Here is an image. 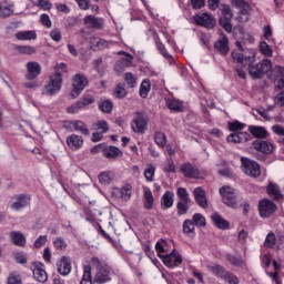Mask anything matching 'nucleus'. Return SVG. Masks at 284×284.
Returning a JSON list of instances; mask_svg holds the SVG:
<instances>
[{
	"label": "nucleus",
	"instance_id": "obj_1",
	"mask_svg": "<svg viewBox=\"0 0 284 284\" xmlns=\"http://www.w3.org/2000/svg\"><path fill=\"white\" fill-rule=\"evenodd\" d=\"M231 57L242 65H245V63L248 64V74L252 79H261L263 74H267V72L272 70V61L268 59H264L257 64H254V61H256V54L252 52V50H247L245 53L233 51Z\"/></svg>",
	"mask_w": 284,
	"mask_h": 284
},
{
	"label": "nucleus",
	"instance_id": "obj_2",
	"mask_svg": "<svg viewBox=\"0 0 284 284\" xmlns=\"http://www.w3.org/2000/svg\"><path fill=\"white\" fill-rule=\"evenodd\" d=\"M91 265L95 267V276L93 282L97 284H105L112 281V268L108 264H103L99 257L93 256L91 258Z\"/></svg>",
	"mask_w": 284,
	"mask_h": 284
},
{
	"label": "nucleus",
	"instance_id": "obj_3",
	"mask_svg": "<svg viewBox=\"0 0 284 284\" xmlns=\"http://www.w3.org/2000/svg\"><path fill=\"white\" fill-rule=\"evenodd\" d=\"M220 20L219 23L225 32L229 34L232 32V19H234V12L232 11V7L230 4H221L219 8Z\"/></svg>",
	"mask_w": 284,
	"mask_h": 284
},
{
	"label": "nucleus",
	"instance_id": "obj_4",
	"mask_svg": "<svg viewBox=\"0 0 284 284\" xmlns=\"http://www.w3.org/2000/svg\"><path fill=\"white\" fill-rule=\"evenodd\" d=\"M220 195L222 197V203H224L226 207H230L231 210L239 209V195H236L233 187L227 185L220 187Z\"/></svg>",
	"mask_w": 284,
	"mask_h": 284
},
{
	"label": "nucleus",
	"instance_id": "obj_5",
	"mask_svg": "<svg viewBox=\"0 0 284 284\" xmlns=\"http://www.w3.org/2000/svg\"><path fill=\"white\" fill-rule=\"evenodd\" d=\"M176 196L180 201L176 204L178 216H185L190 211V203H192V199H190V193H187V189L179 187L176 191Z\"/></svg>",
	"mask_w": 284,
	"mask_h": 284
},
{
	"label": "nucleus",
	"instance_id": "obj_6",
	"mask_svg": "<svg viewBox=\"0 0 284 284\" xmlns=\"http://www.w3.org/2000/svg\"><path fill=\"white\" fill-rule=\"evenodd\" d=\"M148 123H150L148 113L136 111L131 122V130L135 132V134H145V130H148Z\"/></svg>",
	"mask_w": 284,
	"mask_h": 284
},
{
	"label": "nucleus",
	"instance_id": "obj_7",
	"mask_svg": "<svg viewBox=\"0 0 284 284\" xmlns=\"http://www.w3.org/2000/svg\"><path fill=\"white\" fill-rule=\"evenodd\" d=\"M278 205L270 199H262L258 201L257 211L261 219H272L276 214Z\"/></svg>",
	"mask_w": 284,
	"mask_h": 284
},
{
	"label": "nucleus",
	"instance_id": "obj_8",
	"mask_svg": "<svg viewBox=\"0 0 284 284\" xmlns=\"http://www.w3.org/2000/svg\"><path fill=\"white\" fill-rule=\"evenodd\" d=\"M89 84L90 81L88 80V77L77 73L72 79L71 97L78 99Z\"/></svg>",
	"mask_w": 284,
	"mask_h": 284
},
{
	"label": "nucleus",
	"instance_id": "obj_9",
	"mask_svg": "<svg viewBox=\"0 0 284 284\" xmlns=\"http://www.w3.org/2000/svg\"><path fill=\"white\" fill-rule=\"evenodd\" d=\"M95 101L94 95L84 93L79 101L67 108V112L68 114H77L80 110H85L89 105L94 104Z\"/></svg>",
	"mask_w": 284,
	"mask_h": 284
},
{
	"label": "nucleus",
	"instance_id": "obj_10",
	"mask_svg": "<svg viewBox=\"0 0 284 284\" xmlns=\"http://www.w3.org/2000/svg\"><path fill=\"white\" fill-rule=\"evenodd\" d=\"M241 164L244 174L247 176H252V179H258L261 176V165L258 163L247 158H241Z\"/></svg>",
	"mask_w": 284,
	"mask_h": 284
},
{
	"label": "nucleus",
	"instance_id": "obj_11",
	"mask_svg": "<svg viewBox=\"0 0 284 284\" xmlns=\"http://www.w3.org/2000/svg\"><path fill=\"white\" fill-rule=\"evenodd\" d=\"M63 85V74L55 72L50 77L49 84L45 85L44 90L49 97H53L57 92H61V87Z\"/></svg>",
	"mask_w": 284,
	"mask_h": 284
},
{
	"label": "nucleus",
	"instance_id": "obj_12",
	"mask_svg": "<svg viewBox=\"0 0 284 284\" xmlns=\"http://www.w3.org/2000/svg\"><path fill=\"white\" fill-rule=\"evenodd\" d=\"M180 172L183 174L184 179H195L197 181L203 179V172H201L196 165L190 162L182 163L180 166Z\"/></svg>",
	"mask_w": 284,
	"mask_h": 284
},
{
	"label": "nucleus",
	"instance_id": "obj_13",
	"mask_svg": "<svg viewBox=\"0 0 284 284\" xmlns=\"http://www.w3.org/2000/svg\"><path fill=\"white\" fill-rule=\"evenodd\" d=\"M13 199L16 202L10 205L13 212H21V210L28 207V205H30V201H32V196H30V194H18L13 196Z\"/></svg>",
	"mask_w": 284,
	"mask_h": 284
},
{
	"label": "nucleus",
	"instance_id": "obj_14",
	"mask_svg": "<svg viewBox=\"0 0 284 284\" xmlns=\"http://www.w3.org/2000/svg\"><path fill=\"white\" fill-rule=\"evenodd\" d=\"M27 74L26 79L27 81H34L39 74H41V64L37 61L28 62L27 65Z\"/></svg>",
	"mask_w": 284,
	"mask_h": 284
},
{
	"label": "nucleus",
	"instance_id": "obj_15",
	"mask_svg": "<svg viewBox=\"0 0 284 284\" xmlns=\"http://www.w3.org/2000/svg\"><path fill=\"white\" fill-rule=\"evenodd\" d=\"M252 145L256 152H262V154H272L274 152V144L270 141L255 140Z\"/></svg>",
	"mask_w": 284,
	"mask_h": 284
},
{
	"label": "nucleus",
	"instance_id": "obj_16",
	"mask_svg": "<svg viewBox=\"0 0 284 284\" xmlns=\"http://www.w3.org/2000/svg\"><path fill=\"white\" fill-rule=\"evenodd\" d=\"M14 14V1L2 0L0 2V19H8Z\"/></svg>",
	"mask_w": 284,
	"mask_h": 284
},
{
	"label": "nucleus",
	"instance_id": "obj_17",
	"mask_svg": "<svg viewBox=\"0 0 284 284\" xmlns=\"http://www.w3.org/2000/svg\"><path fill=\"white\" fill-rule=\"evenodd\" d=\"M226 141L227 143H247V141H252V134L239 131L227 135Z\"/></svg>",
	"mask_w": 284,
	"mask_h": 284
},
{
	"label": "nucleus",
	"instance_id": "obj_18",
	"mask_svg": "<svg viewBox=\"0 0 284 284\" xmlns=\"http://www.w3.org/2000/svg\"><path fill=\"white\" fill-rule=\"evenodd\" d=\"M58 272L61 276H68L72 272V258L62 256L58 262Z\"/></svg>",
	"mask_w": 284,
	"mask_h": 284
},
{
	"label": "nucleus",
	"instance_id": "obj_19",
	"mask_svg": "<svg viewBox=\"0 0 284 284\" xmlns=\"http://www.w3.org/2000/svg\"><path fill=\"white\" fill-rule=\"evenodd\" d=\"M194 22L202 28H214V18L209 13L195 14Z\"/></svg>",
	"mask_w": 284,
	"mask_h": 284
},
{
	"label": "nucleus",
	"instance_id": "obj_20",
	"mask_svg": "<svg viewBox=\"0 0 284 284\" xmlns=\"http://www.w3.org/2000/svg\"><path fill=\"white\" fill-rule=\"evenodd\" d=\"M195 202L200 207H203V210H207L209 203H207V197L205 190L203 187L197 186L193 191Z\"/></svg>",
	"mask_w": 284,
	"mask_h": 284
},
{
	"label": "nucleus",
	"instance_id": "obj_21",
	"mask_svg": "<svg viewBox=\"0 0 284 284\" xmlns=\"http://www.w3.org/2000/svg\"><path fill=\"white\" fill-rule=\"evenodd\" d=\"M67 145L70 148L73 152L77 150H81L83 148V136L71 134L67 138Z\"/></svg>",
	"mask_w": 284,
	"mask_h": 284
},
{
	"label": "nucleus",
	"instance_id": "obj_22",
	"mask_svg": "<svg viewBox=\"0 0 284 284\" xmlns=\"http://www.w3.org/2000/svg\"><path fill=\"white\" fill-rule=\"evenodd\" d=\"M161 210H171L174 207V193L173 191H166L160 200Z\"/></svg>",
	"mask_w": 284,
	"mask_h": 284
},
{
	"label": "nucleus",
	"instance_id": "obj_23",
	"mask_svg": "<svg viewBox=\"0 0 284 284\" xmlns=\"http://www.w3.org/2000/svg\"><path fill=\"white\" fill-rule=\"evenodd\" d=\"M84 24L87 26V28H91L93 30H103V18L87 16L84 18Z\"/></svg>",
	"mask_w": 284,
	"mask_h": 284
},
{
	"label": "nucleus",
	"instance_id": "obj_24",
	"mask_svg": "<svg viewBox=\"0 0 284 284\" xmlns=\"http://www.w3.org/2000/svg\"><path fill=\"white\" fill-rule=\"evenodd\" d=\"M103 156L109 160L119 159V156H123V151L118 146L105 144L103 149Z\"/></svg>",
	"mask_w": 284,
	"mask_h": 284
},
{
	"label": "nucleus",
	"instance_id": "obj_25",
	"mask_svg": "<svg viewBox=\"0 0 284 284\" xmlns=\"http://www.w3.org/2000/svg\"><path fill=\"white\" fill-rule=\"evenodd\" d=\"M214 49L224 57L230 52V40L226 36H223L222 39L217 40L214 44Z\"/></svg>",
	"mask_w": 284,
	"mask_h": 284
},
{
	"label": "nucleus",
	"instance_id": "obj_26",
	"mask_svg": "<svg viewBox=\"0 0 284 284\" xmlns=\"http://www.w3.org/2000/svg\"><path fill=\"white\" fill-rule=\"evenodd\" d=\"M155 48L160 52V54H162V57L166 59V61H169L170 63H174V57H172V54L168 52L165 44H163V41H161V38L159 36H156L155 38Z\"/></svg>",
	"mask_w": 284,
	"mask_h": 284
},
{
	"label": "nucleus",
	"instance_id": "obj_27",
	"mask_svg": "<svg viewBox=\"0 0 284 284\" xmlns=\"http://www.w3.org/2000/svg\"><path fill=\"white\" fill-rule=\"evenodd\" d=\"M33 278L38 283H47L48 282V272L43 268V264L36 265L33 267Z\"/></svg>",
	"mask_w": 284,
	"mask_h": 284
},
{
	"label": "nucleus",
	"instance_id": "obj_28",
	"mask_svg": "<svg viewBox=\"0 0 284 284\" xmlns=\"http://www.w3.org/2000/svg\"><path fill=\"white\" fill-rule=\"evenodd\" d=\"M17 41H37V31L27 30V31H18L14 34Z\"/></svg>",
	"mask_w": 284,
	"mask_h": 284
},
{
	"label": "nucleus",
	"instance_id": "obj_29",
	"mask_svg": "<svg viewBox=\"0 0 284 284\" xmlns=\"http://www.w3.org/2000/svg\"><path fill=\"white\" fill-rule=\"evenodd\" d=\"M266 193L271 199H274V201H281L283 199V194L281 193V187H278L277 184L274 182H270L266 187Z\"/></svg>",
	"mask_w": 284,
	"mask_h": 284
},
{
	"label": "nucleus",
	"instance_id": "obj_30",
	"mask_svg": "<svg viewBox=\"0 0 284 284\" xmlns=\"http://www.w3.org/2000/svg\"><path fill=\"white\" fill-rule=\"evenodd\" d=\"M236 8H240V14L246 17V21H250V12H252V7L245 0H235Z\"/></svg>",
	"mask_w": 284,
	"mask_h": 284
},
{
	"label": "nucleus",
	"instance_id": "obj_31",
	"mask_svg": "<svg viewBox=\"0 0 284 284\" xmlns=\"http://www.w3.org/2000/svg\"><path fill=\"white\" fill-rule=\"evenodd\" d=\"M212 222L215 227L219 230H230V222H227L223 216H221L219 213H214L212 216Z\"/></svg>",
	"mask_w": 284,
	"mask_h": 284
},
{
	"label": "nucleus",
	"instance_id": "obj_32",
	"mask_svg": "<svg viewBox=\"0 0 284 284\" xmlns=\"http://www.w3.org/2000/svg\"><path fill=\"white\" fill-rule=\"evenodd\" d=\"M11 242L17 247H23L26 245V235H23L21 232L12 231L9 234Z\"/></svg>",
	"mask_w": 284,
	"mask_h": 284
},
{
	"label": "nucleus",
	"instance_id": "obj_33",
	"mask_svg": "<svg viewBox=\"0 0 284 284\" xmlns=\"http://www.w3.org/2000/svg\"><path fill=\"white\" fill-rule=\"evenodd\" d=\"M70 125H72V128H74L77 132H80V134H83L84 136H90V129H88V124H85V122L74 120L70 122Z\"/></svg>",
	"mask_w": 284,
	"mask_h": 284
},
{
	"label": "nucleus",
	"instance_id": "obj_34",
	"mask_svg": "<svg viewBox=\"0 0 284 284\" xmlns=\"http://www.w3.org/2000/svg\"><path fill=\"white\" fill-rule=\"evenodd\" d=\"M248 132L254 136L255 139H267V130L263 126H255V125H250L248 126Z\"/></svg>",
	"mask_w": 284,
	"mask_h": 284
},
{
	"label": "nucleus",
	"instance_id": "obj_35",
	"mask_svg": "<svg viewBox=\"0 0 284 284\" xmlns=\"http://www.w3.org/2000/svg\"><path fill=\"white\" fill-rule=\"evenodd\" d=\"M207 270L211 271L214 274V276H216L217 278H222L223 281L225 280V276L229 272L221 264L209 265Z\"/></svg>",
	"mask_w": 284,
	"mask_h": 284
},
{
	"label": "nucleus",
	"instance_id": "obj_36",
	"mask_svg": "<svg viewBox=\"0 0 284 284\" xmlns=\"http://www.w3.org/2000/svg\"><path fill=\"white\" fill-rule=\"evenodd\" d=\"M154 201L152 190H150V187H144V210H153Z\"/></svg>",
	"mask_w": 284,
	"mask_h": 284
},
{
	"label": "nucleus",
	"instance_id": "obj_37",
	"mask_svg": "<svg viewBox=\"0 0 284 284\" xmlns=\"http://www.w3.org/2000/svg\"><path fill=\"white\" fill-rule=\"evenodd\" d=\"M98 108L104 114H111L112 110H114V103L111 102V100L101 99L98 104Z\"/></svg>",
	"mask_w": 284,
	"mask_h": 284
},
{
	"label": "nucleus",
	"instance_id": "obj_38",
	"mask_svg": "<svg viewBox=\"0 0 284 284\" xmlns=\"http://www.w3.org/2000/svg\"><path fill=\"white\" fill-rule=\"evenodd\" d=\"M150 90H152V83L150 79H144L140 84V97L141 99H148V94H150Z\"/></svg>",
	"mask_w": 284,
	"mask_h": 284
},
{
	"label": "nucleus",
	"instance_id": "obj_39",
	"mask_svg": "<svg viewBox=\"0 0 284 284\" xmlns=\"http://www.w3.org/2000/svg\"><path fill=\"white\" fill-rule=\"evenodd\" d=\"M80 284H94V282H92V266L90 265L83 266V275Z\"/></svg>",
	"mask_w": 284,
	"mask_h": 284
},
{
	"label": "nucleus",
	"instance_id": "obj_40",
	"mask_svg": "<svg viewBox=\"0 0 284 284\" xmlns=\"http://www.w3.org/2000/svg\"><path fill=\"white\" fill-rule=\"evenodd\" d=\"M16 50L17 52H19V54H27V55L37 54V48L32 45H17Z\"/></svg>",
	"mask_w": 284,
	"mask_h": 284
},
{
	"label": "nucleus",
	"instance_id": "obj_41",
	"mask_svg": "<svg viewBox=\"0 0 284 284\" xmlns=\"http://www.w3.org/2000/svg\"><path fill=\"white\" fill-rule=\"evenodd\" d=\"M154 141L159 148H165V145H168V136L161 131L155 132Z\"/></svg>",
	"mask_w": 284,
	"mask_h": 284
},
{
	"label": "nucleus",
	"instance_id": "obj_42",
	"mask_svg": "<svg viewBox=\"0 0 284 284\" xmlns=\"http://www.w3.org/2000/svg\"><path fill=\"white\" fill-rule=\"evenodd\" d=\"M154 174H156V168H154V165L150 164L144 170V178L148 181V183H152V181H154Z\"/></svg>",
	"mask_w": 284,
	"mask_h": 284
},
{
	"label": "nucleus",
	"instance_id": "obj_43",
	"mask_svg": "<svg viewBox=\"0 0 284 284\" xmlns=\"http://www.w3.org/2000/svg\"><path fill=\"white\" fill-rule=\"evenodd\" d=\"M245 129V124L242 122H239V120H235L233 122L229 123V130L230 132L237 133L241 132V130Z\"/></svg>",
	"mask_w": 284,
	"mask_h": 284
},
{
	"label": "nucleus",
	"instance_id": "obj_44",
	"mask_svg": "<svg viewBox=\"0 0 284 284\" xmlns=\"http://www.w3.org/2000/svg\"><path fill=\"white\" fill-rule=\"evenodd\" d=\"M183 232L186 234V236L194 234V222L192 220H185L183 222Z\"/></svg>",
	"mask_w": 284,
	"mask_h": 284
},
{
	"label": "nucleus",
	"instance_id": "obj_45",
	"mask_svg": "<svg viewBox=\"0 0 284 284\" xmlns=\"http://www.w3.org/2000/svg\"><path fill=\"white\" fill-rule=\"evenodd\" d=\"M166 105L169 110H173V112H182L183 106L181 105V102L176 100H168Z\"/></svg>",
	"mask_w": 284,
	"mask_h": 284
},
{
	"label": "nucleus",
	"instance_id": "obj_46",
	"mask_svg": "<svg viewBox=\"0 0 284 284\" xmlns=\"http://www.w3.org/2000/svg\"><path fill=\"white\" fill-rule=\"evenodd\" d=\"M124 81L129 88H136V78L132 72H126L124 74Z\"/></svg>",
	"mask_w": 284,
	"mask_h": 284
},
{
	"label": "nucleus",
	"instance_id": "obj_47",
	"mask_svg": "<svg viewBox=\"0 0 284 284\" xmlns=\"http://www.w3.org/2000/svg\"><path fill=\"white\" fill-rule=\"evenodd\" d=\"M193 223L197 227H205V225H206L205 216H203L201 213H195L193 215Z\"/></svg>",
	"mask_w": 284,
	"mask_h": 284
},
{
	"label": "nucleus",
	"instance_id": "obj_48",
	"mask_svg": "<svg viewBox=\"0 0 284 284\" xmlns=\"http://www.w3.org/2000/svg\"><path fill=\"white\" fill-rule=\"evenodd\" d=\"M264 245H265V247H274V245H276V234H274V232H270L266 235Z\"/></svg>",
	"mask_w": 284,
	"mask_h": 284
},
{
	"label": "nucleus",
	"instance_id": "obj_49",
	"mask_svg": "<svg viewBox=\"0 0 284 284\" xmlns=\"http://www.w3.org/2000/svg\"><path fill=\"white\" fill-rule=\"evenodd\" d=\"M224 281L229 284H239L241 283V280H239V276H236L234 273L232 272H227L225 277H224Z\"/></svg>",
	"mask_w": 284,
	"mask_h": 284
},
{
	"label": "nucleus",
	"instance_id": "obj_50",
	"mask_svg": "<svg viewBox=\"0 0 284 284\" xmlns=\"http://www.w3.org/2000/svg\"><path fill=\"white\" fill-rule=\"evenodd\" d=\"M126 95L128 91L125 88H123L121 84H118L114 90V97H116V99H125Z\"/></svg>",
	"mask_w": 284,
	"mask_h": 284
},
{
	"label": "nucleus",
	"instance_id": "obj_51",
	"mask_svg": "<svg viewBox=\"0 0 284 284\" xmlns=\"http://www.w3.org/2000/svg\"><path fill=\"white\" fill-rule=\"evenodd\" d=\"M164 171L174 174L176 172V164L172 158L168 159L166 163L164 164Z\"/></svg>",
	"mask_w": 284,
	"mask_h": 284
},
{
	"label": "nucleus",
	"instance_id": "obj_52",
	"mask_svg": "<svg viewBox=\"0 0 284 284\" xmlns=\"http://www.w3.org/2000/svg\"><path fill=\"white\" fill-rule=\"evenodd\" d=\"M260 51L262 52V54H264V57H272L273 54L272 48H270V44H267V42L260 43Z\"/></svg>",
	"mask_w": 284,
	"mask_h": 284
},
{
	"label": "nucleus",
	"instance_id": "obj_53",
	"mask_svg": "<svg viewBox=\"0 0 284 284\" xmlns=\"http://www.w3.org/2000/svg\"><path fill=\"white\" fill-rule=\"evenodd\" d=\"M278 74L282 78L275 81V85L278 90H284V67L278 68Z\"/></svg>",
	"mask_w": 284,
	"mask_h": 284
},
{
	"label": "nucleus",
	"instance_id": "obj_54",
	"mask_svg": "<svg viewBox=\"0 0 284 284\" xmlns=\"http://www.w3.org/2000/svg\"><path fill=\"white\" fill-rule=\"evenodd\" d=\"M8 284H22L21 275L17 273H10L7 280Z\"/></svg>",
	"mask_w": 284,
	"mask_h": 284
},
{
	"label": "nucleus",
	"instance_id": "obj_55",
	"mask_svg": "<svg viewBox=\"0 0 284 284\" xmlns=\"http://www.w3.org/2000/svg\"><path fill=\"white\" fill-rule=\"evenodd\" d=\"M95 128L97 130H101L102 134H105L109 132L110 126L108 125V121L104 120H100L95 123Z\"/></svg>",
	"mask_w": 284,
	"mask_h": 284
},
{
	"label": "nucleus",
	"instance_id": "obj_56",
	"mask_svg": "<svg viewBox=\"0 0 284 284\" xmlns=\"http://www.w3.org/2000/svg\"><path fill=\"white\" fill-rule=\"evenodd\" d=\"M159 258H161V261L164 263V265L166 267H171L172 268V265H173V260L174 257H172V255H161V254H158Z\"/></svg>",
	"mask_w": 284,
	"mask_h": 284
},
{
	"label": "nucleus",
	"instance_id": "obj_57",
	"mask_svg": "<svg viewBox=\"0 0 284 284\" xmlns=\"http://www.w3.org/2000/svg\"><path fill=\"white\" fill-rule=\"evenodd\" d=\"M121 196H122V199H130V196H132V185L131 184H125L121 189Z\"/></svg>",
	"mask_w": 284,
	"mask_h": 284
},
{
	"label": "nucleus",
	"instance_id": "obj_58",
	"mask_svg": "<svg viewBox=\"0 0 284 284\" xmlns=\"http://www.w3.org/2000/svg\"><path fill=\"white\" fill-rule=\"evenodd\" d=\"M45 243H48V235H40L36 242H34V247L36 250H40V247H43V245H45Z\"/></svg>",
	"mask_w": 284,
	"mask_h": 284
},
{
	"label": "nucleus",
	"instance_id": "obj_59",
	"mask_svg": "<svg viewBox=\"0 0 284 284\" xmlns=\"http://www.w3.org/2000/svg\"><path fill=\"white\" fill-rule=\"evenodd\" d=\"M53 245L55 250H65V247H68V243H65V240H63L62 237H57L53 241Z\"/></svg>",
	"mask_w": 284,
	"mask_h": 284
},
{
	"label": "nucleus",
	"instance_id": "obj_60",
	"mask_svg": "<svg viewBox=\"0 0 284 284\" xmlns=\"http://www.w3.org/2000/svg\"><path fill=\"white\" fill-rule=\"evenodd\" d=\"M40 21L42 23V26H44V28H52V20H50V16H48L47 13H42L40 17Z\"/></svg>",
	"mask_w": 284,
	"mask_h": 284
},
{
	"label": "nucleus",
	"instance_id": "obj_61",
	"mask_svg": "<svg viewBox=\"0 0 284 284\" xmlns=\"http://www.w3.org/2000/svg\"><path fill=\"white\" fill-rule=\"evenodd\" d=\"M226 261L231 263V265H234L235 267H239L242 263L241 257H236V255L229 254L226 255Z\"/></svg>",
	"mask_w": 284,
	"mask_h": 284
},
{
	"label": "nucleus",
	"instance_id": "obj_62",
	"mask_svg": "<svg viewBox=\"0 0 284 284\" xmlns=\"http://www.w3.org/2000/svg\"><path fill=\"white\" fill-rule=\"evenodd\" d=\"M193 10H201L205 8V0H190Z\"/></svg>",
	"mask_w": 284,
	"mask_h": 284
},
{
	"label": "nucleus",
	"instance_id": "obj_63",
	"mask_svg": "<svg viewBox=\"0 0 284 284\" xmlns=\"http://www.w3.org/2000/svg\"><path fill=\"white\" fill-rule=\"evenodd\" d=\"M50 37L53 41H55L57 43H59V41H61V39H63V36L61 34V30L59 29H54L50 32Z\"/></svg>",
	"mask_w": 284,
	"mask_h": 284
},
{
	"label": "nucleus",
	"instance_id": "obj_64",
	"mask_svg": "<svg viewBox=\"0 0 284 284\" xmlns=\"http://www.w3.org/2000/svg\"><path fill=\"white\" fill-rule=\"evenodd\" d=\"M274 101H275L276 105H280L281 108H283V105H284V92L278 93L275 97Z\"/></svg>",
	"mask_w": 284,
	"mask_h": 284
}]
</instances>
